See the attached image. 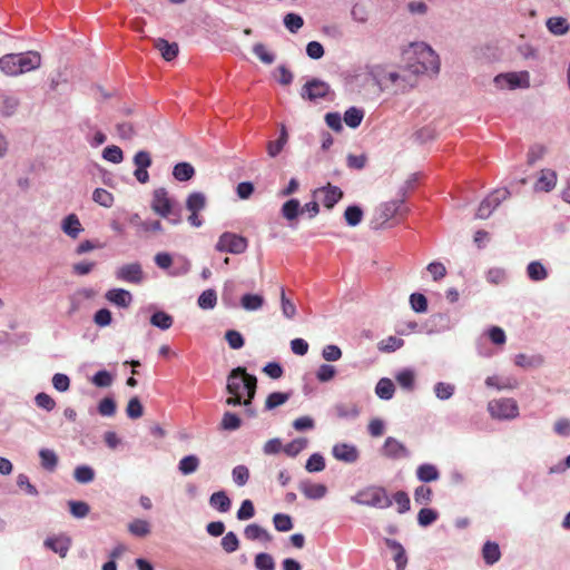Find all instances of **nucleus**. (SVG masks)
I'll return each mask as SVG.
<instances>
[{
    "mask_svg": "<svg viewBox=\"0 0 570 570\" xmlns=\"http://www.w3.org/2000/svg\"><path fill=\"white\" fill-rule=\"evenodd\" d=\"M19 106V99L10 94H0V114L9 117L12 116Z\"/></svg>",
    "mask_w": 570,
    "mask_h": 570,
    "instance_id": "aec40b11",
    "label": "nucleus"
},
{
    "mask_svg": "<svg viewBox=\"0 0 570 570\" xmlns=\"http://www.w3.org/2000/svg\"><path fill=\"white\" fill-rule=\"evenodd\" d=\"M45 546L56 553H58L61 558L66 557L69 548H70V540L68 538H48L45 541Z\"/></svg>",
    "mask_w": 570,
    "mask_h": 570,
    "instance_id": "5701e85b",
    "label": "nucleus"
},
{
    "mask_svg": "<svg viewBox=\"0 0 570 570\" xmlns=\"http://www.w3.org/2000/svg\"><path fill=\"white\" fill-rule=\"evenodd\" d=\"M242 425L240 417L233 412H225L220 422V429L225 431H235Z\"/></svg>",
    "mask_w": 570,
    "mask_h": 570,
    "instance_id": "37998d69",
    "label": "nucleus"
},
{
    "mask_svg": "<svg viewBox=\"0 0 570 570\" xmlns=\"http://www.w3.org/2000/svg\"><path fill=\"white\" fill-rule=\"evenodd\" d=\"M155 48L160 52L161 57L166 61H171L177 57L179 52V47L176 42H168L164 38H158L155 40Z\"/></svg>",
    "mask_w": 570,
    "mask_h": 570,
    "instance_id": "4468645a",
    "label": "nucleus"
},
{
    "mask_svg": "<svg viewBox=\"0 0 570 570\" xmlns=\"http://www.w3.org/2000/svg\"><path fill=\"white\" fill-rule=\"evenodd\" d=\"M335 413L341 419H354L358 415L360 411L355 404L340 403L335 405Z\"/></svg>",
    "mask_w": 570,
    "mask_h": 570,
    "instance_id": "603ef678",
    "label": "nucleus"
},
{
    "mask_svg": "<svg viewBox=\"0 0 570 570\" xmlns=\"http://www.w3.org/2000/svg\"><path fill=\"white\" fill-rule=\"evenodd\" d=\"M394 392L395 387L392 380L386 377L381 379L375 386V393L382 400H391Z\"/></svg>",
    "mask_w": 570,
    "mask_h": 570,
    "instance_id": "bb28decb",
    "label": "nucleus"
},
{
    "mask_svg": "<svg viewBox=\"0 0 570 570\" xmlns=\"http://www.w3.org/2000/svg\"><path fill=\"white\" fill-rule=\"evenodd\" d=\"M92 199L100 206L109 208L114 204V196L107 189L96 188L92 194Z\"/></svg>",
    "mask_w": 570,
    "mask_h": 570,
    "instance_id": "49530a36",
    "label": "nucleus"
},
{
    "mask_svg": "<svg viewBox=\"0 0 570 570\" xmlns=\"http://www.w3.org/2000/svg\"><path fill=\"white\" fill-rule=\"evenodd\" d=\"M253 52L257 56V58L266 63V65H271L274 62L275 60V57L272 52H269L266 48L265 45L263 43H256L254 47H253Z\"/></svg>",
    "mask_w": 570,
    "mask_h": 570,
    "instance_id": "69168bd1",
    "label": "nucleus"
},
{
    "mask_svg": "<svg viewBox=\"0 0 570 570\" xmlns=\"http://www.w3.org/2000/svg\"><path fill=\"white\" fill-rule=\"evenodd\" d=\"M499 206V194L497 191L491 193L480 204L476 217L481 219L488 218Z\"/></svg>",
    "mask_w": 570,
    "mask_h": 570,
    "instance_id": "ddd939ff",
    "label": "nucleus"
},
{
    "mask_svg": "<svg viewBox=\"0 0 570 570\" xmlns=\"http://www.w3.org/2000/svg\"><path fill=\"white\" fill-rule=\"evenodd\" d=\"M307 443L308 441L305 438L295 439L284 445L283 452L291 458H295L307 446Z\"/></svg>",
    "mask_w": 570,
    "mask_h": 570,
    "instance_id": "e433bc0d",
    "label": "nucleus"
},
{
    "mask_svg": "<svg viewBox=\"0 0 570 570\" xmlns=\"http://www.w3.org/2000/svg\"><path fill=\"white\" fill-rule=\"evenodd\" d=\"M273 523L275 529L279 532H287L293 529L292 518L285 513H276L273 517Z\"/></svg>",
    "mask_w": 570,
    "mask_h": 570,
    "instance_id": "09e8293b",
    "label": "nucleus"
},
{
    "mask_svg": "<svg viewBox=\"0 0 570 570\" xmlns=\"http://www.w3.org/2000/svg\"><path fill=\"white\" fill-rule=\"evenodd\" d=\"M284 24L289 32L296 33L304 24V20L299 14L287 13L284 17Z\"/></svg>",
    "mask_w": 570,
    "mask_h": 570,
    "instance_id": "4d7b16f0",
    "label": "nucleus"
},
{
    "mask_svg": "<svg viewBox=\"0 0 570 570\" xmlns=\"http://www.w3.org/2000/svg\"><path fill=\"white\" fill-rule=\"evenodd\" d=\"M354 501L358 504L385 509L392 505V500L389 498L385 489L381 487H368L360 491Z\"/></svg>",
    "mask_w": 570,
    "mask_h": 570,
    "instance_id": "7ed1b4c3",
    "label": "nucleus"
},
{
    "mask_svg": "<svg viewBox=\"0 0 570 570\" xmlns=\"http://www.w3.org/2000/svg\"><path fill=\"white\" fill-rule=\"evenodd\" d=\"M151 209L164 218H169L174 225L180 223V215L173 213V204L165 188H158L154 191Z\"/></svg>",
    "mask_w": 570,
    "mask_h": 570,
    "instance_id": "20e7f679",
    "label": "nucleus"
},
{
    "mask_svg": "<svg viewBox=\"0 0 570 570\" xmlns=\"http://www.w3.org/2000/svg\"><path fill=\"white\" fill-rule=\"evenodd\" d=\"M527 275L533 282H541L548 277V271L541 262L533 261L527 267Z\"/></svg>",
    "mask_w": 570,
    "mask_h": 570,
    "instance_id": "a878e982",
    "label": "nucleus"
},
{
    "mask_svg": "<svg viewBox=\"0 0 570 570\" xmlns=\"http://www.w3.org/2000/svg\"><path fill=\"white\" fill-rule=\"evenodd\" d=\"M247 247L248 239L242 235L232 232L223 233L215 245V249L217 252L229 253L234 255L245 253Z\"/></svg>",
    "mask_w": 570,
    "mask_h": 570,
    "instance_id": "39448f33",
    "label": "nucleus"
},
{
    "mask_svg": "<svg viewBox=\"0 0 570 570\" xmlns=\"http://www.w3.org/2000/svg\"><path fill=\"white\" fill-rule=\"evenodd\" d=\"M364 117V112L356 108L351 107L344 114V121L351 128H356L361 125Z\"/></svg>",
    "mask_w": 570,
    "mask_h": 570,
    "instance_id": "ea45409f",
    "label": "nucleus"
},
{
    "mask_svg": "<svg viewBox=\"0 0 570 570\" xmlns=\"http://www.w3.org/2000/svg\"><path fill=\"white\" fill-rule=\"evenodd\" d=\"M150 323L161 330H168L173 325V317L165 312H156L151 315Z\"/></svg>",
    "mask_w": 570,
    "mask_h": 570,
    "instance_id": "8fccbe9b",
    "label": "nucleus"
},
{
    "mask_svg": "<svg viewBox=\"0 0 570 570\" xmlns=\"http://www.w3.org/2000/svg\"><path fill=\"white\" fill-rule=\"evenodd\" d=\"M382 453L390 459H401L409 455L405 445L391 436L385 440Z\"/></svg>",
    "mask_w": 570,
    "mask_h": 570,
    "instance_id": "9b49d317",
    "label": "nucleus"
},
{
    "mask_svg": "<svg viewBox=\"0 0 570 570\" xmlns=\"http://www.w3.org/2000/svg\"><path fill=\"white\" fill-rule=\"evenodd\" d=\"M128 531L138 538H145L150 533V523L142 519H135L128 524Z\"/></svg>",
    "mask_w": 570,
    "mask_h": 570,
    "instance_id": "c756f323",
    "label": "nucleus"
},
{
    "mask_svg": "<svg viewBox=\"0 0 570 570\" xmlns=\"http://www.w3.org/2000/svg\"><path fill=\"white\" fill-rule=\"evenodd\" d=\"M543 363V358L540 355H527V354H518L514 356V364L519 367L530 368L538 367Z\"/></svg>",
    "mask_w": 570,
    "mask_h": 570,
    "instance_id": "c85d7f7f",
    "label": "nucleus"
},
{
    "mask_svg": "<svg viewBox=\"0 0 570 570\" xmlns=\"http://www.w3.org/2000/svg\"><path fill=\"white\" fill-rule=\"evenodd\" d=\"M301 214V204L297 199H289L282 206V215L287 220H293L297 218V216Z\"/></svg>",
    "mask_w": 570,
    "mask_h": 570,
    "instance_id": "4c0bfd02",
    "label": "nucleus"
},
{
    "mask_svg": "<svg viewBox=\"0 0 570 570\" xmlns=\"http://www.w3.org/2000/svg\"><path fill=\"white\" fill-rule=\"evenodd\" d=\"M73 476L79 483H89L95 479V471L88 465H79L75 469Z\"/></svg>",
    "mask_w": 570,
    "mask_h": 570,
    "instance_id": "3c124183",
    "label": "nucleus"
},
{
    "mask_svg": "<svg viewBox=\"0 0 570 570\" xmlns=\"http://www.w3.org/2000/svg\"><path fill=\"white\" fill-rule=\"evenodd\" d=\"M40 66L41 56L37 51L8 53L0 58V70L10 77L36 70Z\"/></svg>",
    "mask_w": 570,
    "mask_h": 570,
    "instance_id": "f03ea898",
    "label": "nucleus"
},
{
    "mask_svg": "<svg viewBox=\"0 0 570 570\" xmlns=\"http://www.w3.org/2000/svg\"><path fill=\"white\" fill-rule=\"evenodd\" d=\"M116 277L119 281L139 284L144 278L141 265L139 263L126 264L117 269Z\"/></svg>",
    "mask_w": 570,
    "mask_h": 570,
    "instance_id": "1a4fd4ad",
    "label": "nucleus"
},
{
    "mask_svg": "<svg viewBox=\"0 0 570 570\" xmlns=\"http://www.w3.org/2000/svg\"><path fill=\"white\" fill-rule=\"evenodd\" d=\"M126 413H127L128 417H130L132 420H136V419H139L142 416L144 406L137 396H134L129 400L127 407H126Z\"/></svg>",
    "mask_w": 570,
    "mask_h": 570,
    "instance_id": "5fc2aeb1",
    "label": "nucleus"
},
{
    "mask_svg": "<svg viewBox=\"0 0 570 570\" xmlns=\"http://www.w3.org/2000/svg\"><path fill=\"white\" fill-rule=\"evenodd\" d=\"M217 294L214 289L204 291L198 297V305L203 309H212L216 306Z\"/></svg>",
    "mask_w": 570,
    "mask_h": 570,
    "instance_id": "a18cd8bd",
    "label": "nucleus"
},
{
    "mask_svg": "<svg viewBox=\"0 0 570 570\" xmlns=\"http://www.w3.org/2000/svg\"><path fill=\"white\" fill-rule=\"evenodd\" d=\"M106 298L119 306V307H128L131 303V294L126 291V289H122V288H114V289H110L107 292L106 294Z\"/></svg>",
    "mask_w": 570,
    "mask_h": 570,
    "instance_id": "2eb2a0df",
    "label": "nucleus"
},
{
    "mask_svg": "<svg viewBox=\"0 0 570 570\" xmlns=\"http://www.w3.org/2000/svg\"><path fill=\"white\" fill-rule=\"evenodd\" d=\"M199 466V459L191 454V455H187V456H184L180 461H179V465H178V469L179 471L187 475V474H190V473H194Z\"/></svg>",
    "mask_w": 570,
    "mask_h": 570,
    "instance_id": "79ce46f5",
    "label": "nucleus"
},
{
    "mask_svg": "<svg viewBox=\"0 0 570 570\" xmlns=\"http://www.w3.org/2000/svg\"><path fill=\"white\" fill-rule=\"evenodd\" d=\"M225 340L227 341L229 347L233 350L242 348L245 344L243 335L235 330H228L225 333Z\"/></svg>",
    "mask_w": 570,
    "mask_h": 570,
    "instance_id": "680f3d73",
    "label": "nucleus"
},
{
    "mask_svg": "<svg viewBox=\"0 0 570 570\" xmlns=\"http://www.w3.org/2000/svg\"><path fill=\"white\" fill-rule=\"evenodd\" d=\"M116 402L111 397H105L98 404V412L102 416H112L116 413Z\"/></svg>",
    "mask_w": 570,
    "mask_h": 570,
    "instance_id": "e2e57ef3",
    "label": "nucleus"
},
{
    "mask_svg": "<svg viewBox=\"0 0 570 570\" xmlns=\"http://www.w3.org/2000/svg\"><path fill=\"white\" fill-rule=\"evenodd\" d=\"M209 503L219 512H227L232 504L230 499L224 491L214 492L209 498Z\"/></svg>",
    "mask_w": 570,
    "mask_h": 570,
    "instance_id": "cd10ccee",
    "label": "nucleus"
},
{
    "mask_svg": "<svg viewBox=\"0 0 570 570\" xmlns=\"http://www.w3.org/2000/svg\"><path fill=\"white\" fill-rule=\"evenodd\" d=\"M244 534H245L246 539L252 540V541H254V540H261L264 542L272 541V535L269 534V532L256 523L246 525V528L244 530Z\"/></svg>",
    "mask_w": 570,
    "mask_h": 570,
    "instance_id": "412c9836",
    "label": "nucleus"
},
{
    "mask_svg": "<svg viewBox=\"0 0 570 570\" xmlns=\"http://www.w3.org/2000/svg\"><path fill=\"white\" fill-rule=\"evenodd\" d=\"M344 219L348 226H357L363 219L362 208L357 205L348 206L344 212Z\"/></svg>",
    "mask_w": 570,
    "mask_h": 570,
    "instance_id": "f704fd0d",
    "label": "nucleus"
},
{
    "mask_svg": "<svg viewBox=\"0 0 570 570\" xmlns=\"http://www.w3.org/2000/svg\"><path fill=\"white\" fill-rule=\"evenodd\" d=\"M39 458H40L41 466L45 470H47L49 472H52L56 470V468L58 465V455L56 454V452L53 450L41 449L39 451Z\"/></svg>",
    "mask_w": 570,
    "mask_h": 570,
    "instance_id": "393cba45",
    "label": "nucleus"
},
{
    "mask_svg": "<svg viewBox=\"0 0 570 570\" xmlns=\"http://www.w3.org/2000/svg\"><path fill=\"white\" fill-rule=\"evenodd\" d=\"M518 416V402L514 399H501V420H513Z\"/></svg>",
    "mask_w": 570,
    "mask_h": 570,
    "instance_id": "b1692460",
    "label": "nucleus"
},
{
    "mask_svg": "<svg viewBox=\"0 0 570 570\" xmlns=\"http://www.w3.org/2000/svg\"><path fill=\"white\" fill-rule=\"evenodd\" d=\"M65 234L76 239L79 234L83 230L81 223L76 214L68 215L61 226Z\"/></svg>",
    "mask_w": 570,
    "mask_h": 570,
    "instance_id": "a211bd4d",
    "label": "nucleus"
},
{
    "mask_svg": "<svg viewBox=\"0 0 570 570\" xmlns=\"http://www.w3.org/2000/svg\"><path fill=\"white\" fill-rule=\"evenodd\" d=\"M482 557L487 564H493L499 560V544L488 541L482 549Z\"/></svg>",
    "mask_w": 570,
    "mask_h": 570,
    "instance_id": "a19ab883",
    "label": "nucleus"
},
{
    "mask_svg": "<svg viewBox=\"0 0 570 570\" xmlns=\"http://www.w3.org/2000/svg\"><path fill=\"white\" fill-rule=\"evenodd\" d=\"M240 304L246 311H257L264 305V297L258 294H245Z\"/></svg>",
    "mask_w": 570,
    "mask_h": 570,
    "instance_id": "c9c22d12",
    "label": "nucleus"
},
{
    "mask_svg": "<svg viewBox=\"0 0 570 570\" xmlns=\"http://www.w3.org/2000/svg\"><path fill=\"white\" fill-rule=\"evenodd\" d=\"M308 472H321L325 469V460L320 453L312 454L305 465Z\"/></svg>",
    "mask_w": 570,
    "mask_h": 570,
    "instance_id": "bf43d9fd",
    "label": "nucleus"
},
{
    "mask_svg": "<svg viewBox=\"0 0 570 570\" xmlns=\"http://www.w3.org/2000/svg\"><path fill=\"white\" fill-rule=\"evenodd\" d=\"M220 546L226 553H233L239 549V540L235 532L228 531L220 541Z\"/></svg>",
    "mask_w": 570,
    "mask_h": 570,
    "instance_id": "c03bdc74",
    "label": "nucleus"
},
{
    "mask_svg": "<svg viewBox=\"0 0 570 570\" xmlns=\"http://www.w3.org/2000/svg\"><path fill=\"white\" fill-rule=\"evenodd\" d=\"M547 28L549 29V31L551 33L557 35V36H561V35H564L568 31L569 24H568L567 19H564V18L552 17V18L548 19Z\"/></svg>",
    "mask_w": 570,
    "mask_h": 570,
    "instance_id": "473e14b6",
    "label": "nucleus"
},
{
    "mask_svg": "<svg viewBox=\"0 0 570 570\" xmlns=\"http://www.w3.org/2000/svg\"><path fill=\"white\" fill-rule=\"evenodd\" d=\"M288 399H289L288 393L273 392L267 396V399L265 401V409L273 410V409L284 404L285 402H287Z\"/></svg>",
    "mask_w": 570,
    "mask_h": 570,
    "instance_id": "864d4df0",
    "label": "nucleus"
},
{
    "mask_svg": "<svg viewBox=\"0 0 570 570\" xmlns=\"http://www.w3.org/2000/svg\"><path fill=\"white\" fill-rule=\"evenodd\" d=\"M232 474L234 482L239 487L245 485L249 479V470L245 465L235 466Z\"/></svg>",
    "mask_w": 570,
    "mask_h": 570,
    "instance_id": "0e129e2a",
    "label": "nucleus"
},
{
    "mask_svg": "<svg viewBox=\"0 0 570 570\" xmlns=\"http://www.w3.org/2000/svg\"><path fill=\"white\" fill-rule=\"evenodd\" d=\"M206 206V197L202 193H191L186 200V208L189 212H200Z\"/></svg>",
    "mask_w": 570,
    "mask_h": 570,
    "instance_id": "58836bf2",
    "label": "nucleus"
},
{
    "mask_svg": "<svg viewBox=\"0 0 570 570\" xmlns=\"http://www.w3.org/2000/svg\"><path fill=\"white\" fill-rule=\"evenodd\" d=\"M557 183V175L552 170H542L540 177L534 184L537 191H550L554 188Z\"/></svg>",
    "mask_w": 570,
    "mask_h": 570,
    "instance_id": "6ab92c4d",
    "label": "nucleus"
},
{
    "mask_svg": "<svg viewBox=\"0 0 570 570\" xmlns=\"http://www.w3.org/2000/svg\"><path fill=\"white\" fill-rule=\"evenodd\" d=\"M502 79L510 89H527L530 87V75L528 71L501 73Z\"/></svg>",
    "mask_w": 570,
    "mask_h": 570,
    "instance_id": "f8f14e48",
    "label": "nucleus"
},
{
    "mask_svg": "<svg viewBox=\"0 0 570 570\" xmlns=\"http://www.w3.org/2000/svg\"><path fill=\"white\" fill-rule=\"evenodd\" d=\"M410 304L416 313H423L428 309V299L423 294L413 293L410 296Z\"/></svg>",
    "mask_w": 570,
    "mask_h": 570,
    "instance_id": "338daca9",
    "label": "nucleus"
},
{
    "mask_svg": "<svg viewBox=\"0 0 570 570\" xmlns=\"http://www.w3.org/2000/svg\"><path fill=\"white\" fill-rule=\"evenodd\" d=\"M402 204L403 199H395L383 204L381 212V217L383 222H387L391 218L395 217L400 213Z\"/></svg>",
    "mask_w": 570,
    "mask_h": 570,
    "instance_id": "72a5a7b5",
    "label": "nucleus"
},
{
    "mask_svg": "<svg viewBox=\"0 0 570 570\" xmlns=\"http://www.w3.org/2000/svg\"><path fill=\"white\" fill-rule=\"evenodd\" d=\"M299 490L307 499L312 500L322 499L327 492V489L324 484L311 482L301 483Z\"/></svg>",
    "mask_w": 570,
    "mask_h": 570,
    "instance_id": "f3484780",
    "label": "nucleus"
},
{
    "mask_svg": "<svg viewBox=\"0 0 570 570\" xmlns=\"http://www.w3.org/2000/svg\"><path fill=\"white\" fill-rule=\"evenodd\" d=\"M385 543L394 552L393 559L396 563V570H404L407 564V557L403 546L393 539H386Z\"/></svg>",
    "mask_w": 570,
    "mask_h": 570,
    "instance_id": "dca6fc26",
    "label": "nucleus"
},
{
    "mask_svg": "<svg viewBox=\"0 0 570 570\" xmlns=\"http://www.w3.org/2000/svg\"><path fill=\"white\" fill-rule=\"evenodd\" d=\"M287 140L288 134L286 127L282 125L278 139L267 142V154L273 158L276 157L283 150L284 146L287 144Z\"/></svg>",
    "mask_w": 570,
    "mask_h": 570,
    "instance_id": "4be33fe9",
    "label": "nucleus"
},
{
    "mask_svg": "<svg viewBox=\"0 0 570 570\" xmlns=\"http://www.w3.org/2000/svg\"><path fill=\"white\" fill-rule=\"evenodd\" d=\"M330 92V85L320 79H312L307 81L302 88V97L308 100H316L324 98Z\"/></svg>",
    "mask_w": 570,
    "mask_h": 570,
    "instance_id": "0eeeda50",
    "label": "nucleus"
},
{
    "mask_svg": "<svg viewBox=\"0 0 570 570\" xmlns=\"http://www.w3.org/2000/svg\"><path fill=\"white\" fill-rule=\"evenodd\" d=\"M255 567L257 570H275V561L271 554L261 552L255 557Z\"/></svg>",
    "mask_w": 570,
    "mask_h": 570,
    "instance_id": "6e6d98bb",
    "label": "nucleus"
},
{
    "mask_svg": "<svg viewBox=\"0 0 570 570\" xmlns=\"http://www.w3.org/2000/svg\"><path fill=\"white\" fill-rule=\"evenodd\" d=\"M395 380L399 385L406 390H413L415 375L412 370H403L395 375Z\"/></svg>",
    "mask_w": 570,
    "mask_h": 570,
    "instance_id": "de8ad7c7",
    "label": "nucleus"
},
{
    "mask_svg": "<svg viewBox=\"0 0 570 570\" xmlns=\"http://www.w3.org/2000/svg\"><path fill=\"white\" fill-rule=\"evenodd\" d=\"M438 519V513L428 508H423L419 511L417 522L422 527H428L432 524Z\"/></svg>",
    "mask_w": 570,
    "mask_h": 570,
    "instance_id": "774afa93",
    "label": "nucleus"
},
{
    "mask_svg": "<svg viewBox=\"0 0 570 570\" xmlns=\"http://www.w3.org/2000/svg\"><path fill=\"white\" fill-rule=\"evenodd\" d=\"M102 157L112 164H119L124 159V154L118 146L112 145L104 149Z\"/></svg>",
    "mask_w": 570,
    "mask_h": 570,
    "instance_id": "13d9d810",
    "label": "nucleus"
},
{
    "mask_svg": "<svg viewBox=\"0 0 570 570\" xmlns=\"http://www.w3.org/2000/svg\"><path fill=\"white\" fill-rule=\"evenodd\" d=\"M314 196L321 199L324 207L332 209L342 199L343 191L340 187L327 184L324 187L317 188L314 191Z\"/></svg>",
    "mask_w": 570,
    "mask_h": 570,
    "instance_id": "6e6552de",
    "label": "nucleus"
},
{
    "mask_svg": "<svg viewBox=\"0 0 570 570\" xmlns=\"http://www.w3.org/2000/svg\"><path fill=\"white\" fill-rule=\"evenodd\" d=\"M256 389L257 379L248 374L245 367L238 366L232 370L227 376L226 390L230 396L226 399V404L249 406L255 397Z\"/></svg>",
    "mask_w": 570,
    "mask_h": 570,
    "instance_id": "f257e3e1",
    "label": "nucleus"
},
{
    "mask_svg": "<svg viewBox=\"0 0 570 570\" xmlns=\"http://www.w3.org/2000/svg\"><path fill=\"white\" fill-rule=\"evenodd\" d=\"M281 307L286 318L291 320L296 315V306L286 297L284 288L281 289Z\"/></svg>",
    "mask_w": 570,
    "mask_h": 570,
    "instance_id": "052dcab7",
    "label": "nucleus"
},
{
    "mask_svg": "<svg viewBox=\"0 0 570 570\" xmlns=\"http://www.w3.org/2000/svg\"><path fill=\"white\" fill-rule=\"evenodd\" d=\"M195 175V169L189 163H179L175 165L173 176L179 181H187Z\"/></svg>",
    "mask_w": 570,
    "mask_h": 570,
    "instance_id": "7c9ffc66",
    "label": "nucleus"
},
{
    "mask_svg": "<svg viewBox=\"0 0 570 570\" xmlns=\"http://www.w3.org/2000/svg\"><path fill=\"white\" fill-rule=\"evenodd\" d=\"M419 53V65L413 66L414 72H431L438 73L440 70V59L439 56L425 45L420 46Z\"/></svg>",
    "mask_w": 570,
    "mask_h": 570,
    "instance_id": "423d86ee",
    "label": "nucleus"
},
{
    "mask_svg": "<svg viewBox=\"0 0 570 570\" xmlns=\"http://www.w3.org/2000/svg\"><path fill=\"white\" fill-rule=\"evenodd\" d=\"M333 456L345 463H354L358 459V450L355 445L337 443L333 446Z\"/></svg>",
    "mask_w": 570,
    "mask_h": 570,
    "instance_id": "9d476101",
    "label": "nucleus"
},
{
    "mask_svg": "<svg viewBox=\"0 0 570 570\" xmlns=\"http://www.w3.org/2000/svg\"><path fill=\"white\" fill-rule=\"evenodd\" d=\"M416 476L422 482L435 481L440 478L438 469L432 464H422L416 470Z\"/></svg>",
    "mask_w": 570,
    "mask_h": 570,
    "instance_id": "2f4dec72",
    "label": "nucleus"
}]
</instances>
